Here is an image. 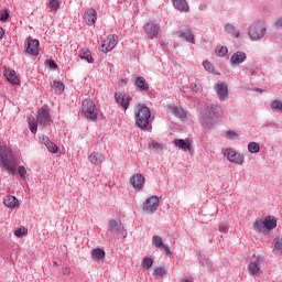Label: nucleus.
<instances>
[{
	"label": "nucleus",
	"mask_w": 282,
	"mask_h": 282,
	"mask_svg": "<svg viewBox=\"0 0 282 282\" xmlns=\"http://www.w3.org/2000/svg\"><path fill=\"white\" fill-rule=\"evenodd\" d=\"M29 129L31 133H36L40 127H47V124L52 123V116H50V111L45 108H41L37 111V117L34 118L33 116L28 117Z\"/></svg>",
	"instance_id": "obj_1"
},
{
	"label": "nucleus",
	"mask_w": 282,
	"mask_h": 282,
	"mask_svg": "<svg viewBox=\"0 0 282 282\" xmlns=\"http://www.w3.org/2000/svg\"><path fill=\"white\" fill-rule=\"evenodd\" d=\"M0 166L9 173L17 171L14 154H12V150L8 149V147H0Z\"/></svg>",
	"instance_id": "obj_2"
},
{
	"label": "nucleus",
	"mask_w": 282,
	"mask_h": 282,
	"mask_svg": "<svg viewBox=\"0 0 282 282\" xmlns=\"http://www.w3.org/2000/svg\"><path fill=\"white\" fill-rule=\"evenodd\" d=\"M134 112L137 127H139V129H147L149 127V120H151V110L149 107L138 104Z\"/></svg>",
	"instance_id": "obj_3"
},
{
	"label": "nucleus",
	"mask_w": 282,
	"mask_h": 282,
	"mask_svg": "<svg viewBox=\"0 0 282 282\" xmlns=\"http://www.w3.org/2000/svg\"><path fill=\"white\" fill-rule=\"evenodd\" d=\"M219 116H224V110L218 105H212V107L203 113V124L212 127L217 122Z\"/></svg>",
	"instance_id": "obj_4"
},
{
	"label": "nucleus",
	"mask_w": 282,
	"mask_h": 282,
	"mask_svg": "<svg viewBox=\"0 0 282 282\" xmlns=\"http://www.w3.org/2000/svg\"><path fill=\"white\" fill-rule=\"evenodd\" d=\"M268 32V29L265 28V24L263 22H254L249 26V36L251 41H259L260 39H263L265 36V33Z\"/></svg>",
	"instance_id": "obj_5"
},
{
	"label": "nucleus",
	"mask_w": 282,
	"mask_h": 282,
	"mask_svg": "<svg viewBox=\"0 0 282 282\" xmlns=\"http://www.w3.org/2000/svg\"><path fill=\"white\" fill-rule=\"evenodd\" d=\"M82 111L85 118L89 120H98V108H96V104L91 99H85L82 104Z\"/></svg>",
	"instance_id": "obj_6"
},
{
	"label": "nucleus",
	"mask_w": 282,
	"mask_h": 282,
	"mask_svg": "<svg viewBox=\"0 0 282 282\" xmlns=\"http://www.w3.org/2000/svg\"><path fill=\"white\" fill-rule=\"evenodd\" d=\"M160 207V198L158 196H151L145 199L143 203V210L144 213H149L150 215H153L155 210Z\"/></svg>",
	"instance_id": "obj_7"
},
{
	"label": "nucleus",
	"mask_w": 282,
	"mask_h": 282,
	"mask_svg": "<svg viewBox=\"0 0 282 282\" xmlns=\"http://www.w3.org/2000/svg\"><path fill=\"white\" fill-rule=\"evenodd\" d=\"M116 45H118V35H108L107 39H105L101 43L100 50L101 52L107 54V52H111L116 47Z\"/></svg>",
	"instance_id": "obj_8"
},
{
	"label": "nucleus",
	"mask_w": 282,
	"mask_h": 282,
	"mask_svg": "<svg viewBox=\"0 0 282 282\" xmlns=\"http://www.w3.org/2000/svg\"><path fill=\"white\" fill-rule=\"evenodd\" d=\"M225 158H227L228 161L232 162L234 164H243L245 158L243 154L232 150V149H227L225 151Z\"/></svg>",
	"instance_id": "obj_9"
},
{
	"label": "nucleus",
	"mask_w": 282,
	"mask_h": 282,
	"mask_svg": "<svg viewBox=\"0 0 282 282\" xmlns=\"http://www.w3.org/2000/svg\"><path fill=\"white\" fill-rule=\"evenodd\" d=\"M144 32L149 36V39H158L160 35V24H156L154 22H148L144 25Z\"/></svg>",
	"instance_id": "obj_10"
},
{
	"label": "nucleus",
	"mask_w": 282,
	"mask_h": 282,
	"mask_svg": "<svg viewBox=\"0 0 282 282\" xmlns=\"http://www.w3.org/2000/svg\"><path fill=\"white\" fill-rule=\"evenodd\" d=\"M115 98H116V102L119 104L120 107L124 109V111L129 109V102H131V97H129V95L122 91H119L115 94Z\"/></svg>",
	"instance_id": "obj_11"
},
{
	"label": "nucleus",
	"mask_w": 282,
	"mask_h": 282,
	"mask_svg": "<svg viewBox=\"0 0 282 282\" xmlns=\"http://www.w3.org/2000/svg\"><path fill=\"white\" fill-rule=\"evenodd\" d=\"M152 245L154 248H160L162 252H165L166 257H171V248L169 246L164 245V241L162 240V237L160 236H153L152 237Z\"/></svg>",
	"instance_id": "obj_12"
},
{
	"label": "nucleus",
	"mask_w": 282,
	"mask_h": 282,
	"mask_svg": "<svg viewBox=\"0 0 282 282\" xmlns=\"http://www.w3.org/2000/svg\"><path fill=\"white\" fill-rule=\"evenodd\" d=\"M263 261L262 257H258L249 263L248 270L252 276H254V274H259L261 271V263H263Z\"/></svg>",
	"instance_id": "obj_13"
},
{
	"label": "nucleus",
	"mask_w": 282,
	"mask_h": 282,
	"mask_svg": "<svg viewBox=\"0 0 282 282\" xmlns=\"http://www.w3.org/2000/svg\"><path fill=\"white\" fill-rule=\"evenodd\" d=\"M26 43V53L31 56H39V40L28 39Z\"/></svg>",
	"instance_id": "obj_14"
},
{
	"label": "nucleus",
	"mask_w": 282,
	"mask_h": 282,
	"mask_svg": "<svg viewBox=\"0 0 282 282\" xmlns=\"http://www.w3.org/2000/svg\"><path fill=\"white\" fill-rule=\"evenodd\" d=\"M97 12L94 8L88 9L85 13H84V21L86 23V25H94V23H96V21H98V17H97Z\"/></svg>",
	"instance_id": "obj_15"
},
{
	"label": "nucleus",
	"mask_w": 282,
	"mask_h": 282,
	"mask_svg": "<svg viewBox=\"0 0 282 282\" xmlns=\"http://www.w3.org/2000/svg\"><path fill=\"white\" fill-rule=\"evenodd\" d=\"M174 144L175 147H177V149H181L182 151H191V149H193V143L191 142V139H175Z\"/></svg>",
	"instance_id": "obj_16"
},
{
	"label": "nucleus",
	"mask_w": 282,
	"mask_h": 282,
	"mask_svg": "<svg viewBox=\"0 0 282 282\" xmlns=\"http://www.w3.org/2000/svg\"><path fill=\"white\" fill-rule=\"evenodd\" d=\"M180 39L186 41L187 43L195 44V35H193V31L191 28H185L184 30L180 31Z\"/></svg>",
	"instance_id": "obj_17"
},
{
	"label": "nucleus",
	"mask_w": 282,
	"mask_h": 282,
	"mask_svg": "<svg viewBox=\"0 0 282 282\" xmlns=\"http://www.w3.org/2000/svg\"><path fill=\"white\" fill-rule=\"evenodd\" d=\"M4 76H6L7 80H9L11 83V85H20L21 84V78L17 75L15 70L6 69Z\"/></svg>",
	"instance_id": "obj_18"
},
{
	"label": "nucleus",
	"mask_w": 282,
	"mask_h": 282,
	"mask_svg": "<svg viewBox=\"0 0 282 282\" xmlns=\"http://www.w3.org/2000/svg\"><path fill=\"white\" fill-rule=\"evenodd\" d=\"M246 54L241 51H238L236 53H234L230 57V64L231 65H241V63L246 62Z\"/></svg>",
	"instance_id": "obj_19"
},
{
	"label": "nucleus",
	"mask_w": 282,
	"mask_h": 282,
	"mask_svg": "<svg viewBox=\"0 0 282 282\" xmlns=\"http://www.w3.org/2000/svg\"><path fill=\"white\" fill-rule=\"evenodd\" d=\"M130 182L134 188H138L141 191V188L144 187V176L142 174H134L131 178Z\"/></svg>",
	"instance_id": "obj_20"
},
{
	"label": "nucleus",
	"mask_w": 282,
	"mask_h": 282,
	"mask_svg": "<svg viewBox=\"0 0 282 282\" xmlns=\"http://www.w3.org/2000/svg\"><path fill=\"white\" fill-rule=\"evenodd\" d=\"M216 94L219 97V100H226L228 97V85L221 83L216 85Z\"/></svg>",
	"instance_id": "obj_21"
},
{
	"label": "nucleus",
	"mask_w": 282,
	"mask_h": 282,
	"mask_svg": "<svg viewBox=\"0 0 282 282\" xmlns=\"http://www.w3.org/2000/svg\"><path fill=\"white\" fill-rule=\"evenodd\" d=\"M88 160L91 164L99 166V164H102V162H105V155L100 152H94L88 156Z\"/></svg>",
	"instance_id": "obj_22"
},
{
	"label": "nucleus",
	"mask_w": 282,
	"mask_h": 282,
	"mask_svg": "<svg viewBox=\"0 0 282 282\" xmlns=\"http://www.w3.org/2000/svg\"><path fill=\"white\" fill-rule=\"evenodd\" d=\"M172 2L174 8L180 12H188V10H191L186 0H172Z\"/></svg>",
	"instance_id": "obj_23"
},
{
	"label": "nucleus",
	"mask_w": 282,
	"mask_h": 282,
	"mask_svg": "<svg viewBox=\"0 0 282 282\" xmlns=\"http://www.w3.org/2000/svg\"><path fill=\"white\" fill-rule=\"evenodd\" d=\"M3 204L7 208H15V206H19V199L12 195H7L3 198Z\"/></svg>",
	"instance_id": "obj_24"
},
{
	"label": "nucleus",
	"mask_w": 282,
	"mask_h": 282,
	"mask_svg": "<svg viewBox=\"0 0 282 282\" xmlns=\"http://www.w3.org/2000/svg\"><path fill=\"white\" fill-rule=\"evenodd\" d=\"M79 58L82 61H86V63H94V57L91 56V51H89L88 48H82L80 53H79Z\"/></svg>",
	"instance_id": "obj_25"
},
{
	"label": "nucleus",
	"mask_w": 282,
	"mask_h": 282,
	"mask_svg": "<svg viewBox=\"0 0 282 282\" xmlns=\"http://www.w3.org/2000/svg\"><path fill=\"white\" fill-rule=\"evenodd\" d=\"M264 228H267V230H274V228H276V218L268 216L264 221Z\"/></svg>",
	"instance_id": "obj_26"
},
{
	"label": "nucleus",
	"mask_w": 282,
	"mask_h": 282,
	"mask_svg": "<svg viewBox=\"0 0 282 282\" xmlns=\"http://www.w3.org/2000/svg\"><path fill=\"white\" fill-rule=\"evenodd\" d=\"M225 32H227V34H230L231 36H235V39H239V31L231 23H227L225 25Z\"/></svg>",
	"instance_id": "obj_27"
},
{
	"label": "nucleus",
	"mask_w": 282,
	"mask_h": 282,
	"mask_svg": "<svg viewBox=\"0 0 282 282\" xmlns=\"http://www.w3.org/2000/svg\"><path fill=\"white\" fill-rule=\"evenodd\" d=\"M172 113L175 116V118H186V110H184L182 107H172Z\"/></svg>",
	"instance_id": "obj_28"
},
{
	"label": "nucleus",
	"mask_w": 282,
	"mask_h": 282,
	"mask_svg": "<svg viewBox=\"0 0 282 282\" xmlns=\"http://www.w3.org/2000/svg\"><path fill=\"white\" fill-rule=\"evenodd\" d=\"M135 85L142 91L149 90V83H147V79H144V77H138L137 80H135Z\"/></svg>",
	"instance_id": "obj_29"
},
{
	"label": "nucleus",
	"mask_w": 282,
	"mask_h": 282,
	"mask_svg": "<svg viewBox=\"0 0 282 282\" xmlns=\"http://www.w3.org/2000/svg\"><path fill=\"white\" fill-rule=\"evenodd\" d=\"M109 228H110L111 232H122V230H123L122 226L118 225V221H116V220L109 221Z\"/></svg>",
	"instance_id": "obj_30"
},
{
	"label": "nucleus",
	"mask_w": 282,
	"mask_h": 282,
	"mask_svg": "<svg viewBox=\"0 0 282 282\" xmlns=\"http://www.w3.org/2000/svg\"><path fill=\"white\" fill-rule=\"evenodd\" d=\"M166 274V269L164 267H158L153 271L154 279H162Z\"/></svg>",
	"instance_id": "obj_31"
},
{
	"label": "nucleus",
	"mask_w": 282,
	"mask_h": 282,
	"mask_svg": "<svg viewBox=\"0 0 282 282\" xmlns=\"http://www.w3.org/2000/svg\"><path fill=\"white\" fill-rule=\"evenodd\" d=\"M91 257L93 259H96V260L105 259V250L100 248L94 249Z\"/></svg>",
	"instance_id": "obj_32"
},
{
	"label": "nucleus",
	"mask_w": 282,
	"mask_h": 282,
	"mask_svg": "<svg viewBox=\"0 0 282 282\" xmlns=\"http://www.w3.org/2000/svg\"><path fill=\"white\" fill-rule=\"evenodd\" d=\"M248 151L249 153H259V151H261V147L257 142H250L248 144Z\"/></svg>",
	"instance_id": "obj_33"
},
{
	"label": "nucleus",
	"mask_w": 282,
	"mask_h": 282,
	"mask_svg": "<svg viewBox=\"0 0 282 282\" xmlns=\"http://www.w3.org/2000/svg\"><path fill=\"white\" fill-rule=\"evenodd\" d=\"M141 265H142L143 270H149L150 268H153V260H152V258L145 257L142 260Z\"/></svg>",
	"instance_id": "obj_34"
},
{
	"label": "nucleus",
	"mask_w": 282,
	"mask_h": 282,
	"mask_svg": "<svg viewBox=\"0 0 282 282\" xmlns=\"http://www.w3.org/2000/svg\"><path fill=\"white\" fill-rule=\"evenodd\" d=\"M253 228L254 230H257V232H263V228H265V225L263 224V220H257L253 224Z\"/></svg>",
	"instance_id": "obj_35"
},
{
	"label": "nucleus",
	"mask_w": 282,
	"mask_h": 282,
	"mask_svg": "<svg viewBox=\"0 0 282 282\" xmlns=\"http://www.w3.org/2000/svg\"><path fill=\"white\" fill-rule=\"evenodd\" d=\"M273 246H274V249L278 250L280 254H282V238H275L273 240Z\"/></svg>",
	"instance_id": "obj_36"
},
{
	"label": "nucleus",
	"mask_w": 282,
	"mask_h": 282,
	"mask_svg": "<svg viewBox=\"0 0 282 282\" xmlns=\"http://www.w3.org/2000/svg\"><path fill=\"white\" fill-rule=\"evenodd\" d=\"M15 237H25L28 235V228L21 227L14 230Z\"/></svg>",
	"instance_id": "obj_37"
},
{
	"label": "nucleus",
	"mask_w": 282,
	"mask_h": 282,
	"mask_svg": "<svg viewBox=\"0 0 282 282\" xmlns=\"http://www.w3.org/2000/svg\"><path fill=\"white\" fill-rule=\"evenodd\" d=\"M53 89H57V91H65V84L63 82H53Z\"/></svg>",
	"instance_id": "obj_38"
},
{
	"label": "nucleus",
	"mask_w": 282,
	"mask_h": 282,
	"mask_svg": "<svg viewBox=\"0 0 282 282\" xmlns=\"http://www.w3.org/2000/svg\"><path fill=\"white\" fill-rule=\"evenodd\" d=\"M271 109L273 111H282V102L279 101V100H274L272 104H271Z\"/></svg>",
	"instance_id": "obj_39"
},
{
	"label": "nucleus",
	"mask_w": 282,
	"mask_h": 282,
	"mask_svg": "<svg viewBox=\"0 0 282 282\" xmlns=\"http://www.w3.org/2000/svg\"><path fill=\"white\" fill-rule=\"evenodd\" d=\"M149 149H152L153 151H162L164 147L162 145V143L153 142L149 144Z\"/></svg>",
	"instance_id": "obj_40"
},
{
	"label": "nucleus",
	"mask_w": 282,
	"mask_h": 282,
	"mask_svg": "<svg viewBox=\"0 0 282 282\" xmlns=\"http://www.w3.org/2000/svg\"><path fill=\"white\" fill-rule=\"evenodd\" d=\"M50 153H58V147L52 141L46 145Z\"/></svg>",
	"instance_id": "obj_41"
},
{
	"label": "nucleus",
	"mask_w": 282,
	"mask_h": 282,
	"mask_svg": "<svg viewBox=\"0 0 282 282\" xmlns=\"http://www.w3.org/2000/svg\"><path fill=\"white\" fill-rule=\"evenodd\" d=\"M217 56H226L228 54V47L221 46L219 50L216 48Z\"/></svg>",
	"instance_id": "obj_42"
},
{
	"label": "nucleus",
	"mask_w": 282,
	"mask_h": 282,
	"mask_svg": "<svg viewBox=\"0 0 282 282\" xmlns=\"http://www.w3.org/2000/svg\"><path fill=\"white\" fill-rule=\"evenodd\" d=\"M50 8H51V10H58L61 8V4L58 3V0H51L50 1Z\"/></svg>",
	"instance_id": "obj_43"
},
{
	"label": "nucleus",
	"mask_w": 282,
	"mask_h": 282,
	"mask_svg": "<svg viewBox=\"0 0 282 282\" xmlns=\"http://www.w3.org/2000/svg\"><path fill=\"white\" fill-rule=\"evenodd\" d=\"M8 19H10V13L8 11H0V21L6 23Z\"/></svg>",
	"instance_id": "obj_44"
},
{
	"label": "nucleus",
	"mask_w": 282,
	"mask_h": 282,
	"mask_svg": "<svg viewBox=\"0 0 282 282\" xmlns=\"http://www.w3.org/2000/svg\"><path fill=\"white\" fill-rule=\"evenodd\" d=\"M18 172H19V175L22 177V180H25V175H28V171L25 170V166H19Z\"/></svg>",
	"instance_id": "obj_45"
},
{
	"label": "nucleus",
	"mask_w": 282,
	"mask_h": 282,
	"mask_svg": "<svg viewBox=\"0 0 282 282\" xmlns=\"http://www.w3.org/2000/svg\"><path fill=\"white\" fill-rule=\"evenodd\" d=\"M219 232H223V235H228V225L221 224L218 228Z\"/></svg>",
	"instance_id": "obj_46"
},
{
	"label": "nucleus",
	"mask_w": 282,
	"mask_h": 282,
	"mask_svg": "<svg viewBox=\"0 0 282 282\" xmlns=\"http://www.w3.org/2000/svg\"><path fill=\"white\" fill-rule=\"evenodd\" d=\"M203 66L206 69V72H213V64L210 62H204Z\"/></svg>",
	"instance_id": "obj_47"
},
{
	"label": "nucleus",
	"mask_w": 282,
	"mask_h": 282,
	"mask_svg": "<svg viewBox=\"0 0 282 282\" xmlns=\"http://www.w3.org/2000/svg\"><path fill=\"white\" fill-rule=\"evenodd\" d=\"M227 138L229 140H235L237 138V132H235V131H227Z\"/></svg>",
	"instance_id": "obj_48"
},
{
	"label": "nucleus",
	"mask_w": 282,
	"mask_h": 282,
	"mask_svg": "<svg viewBox=\"0 0 282 282\" xmlns=\"http://www.w3.org/2000/svg\"><path fill=\"white\" fill-rule=\"evenodd\" d=\"M46 64L51 69H56V67H58V65H56L53 59H48Z\"/></svg>",
	"instance_id": "obj_49"
},
{
	"label": "nucleus",
	"mask_w": 282,
	"mask_h": 282,
	"mask_svg": "<svg viewBox=\"0 0 282 282\" xmlns=\"http://www.w3.org/2000/svg\"><path fill=\"white\" fill-rule=\"evenodd\" d=\"M275 28H280L282 30V18H279L274 22Z\"/></svg>",
	"instance_id": "obj_50"
},
{
	"label": "nucleus",
	"mask_w": 282,
	"mask_h": 282,
	"mask_svg": "<svg viewBox=\"0 0 282 282\" xmlns=\"http://www.w3.org/2000/svg\"><path fill=\"white\" fill-rule=\"evenodd\" d=\"M42 142L45 144V147H47L52 141H50L48 137H43Z\"/></svg>",
	"instance_id": "obj_51"
},
{
	"label": "nucleus",
	"mask_w": 282,
	"mask_h": 282,
	"mask_svg": "<svg viewBox=\"0 0 282 282\" xmlns=\"http://www.w3.org/2000/svg\"><path fill=\"white\" fill-rule=\"evenodd\" d=\"M3 36H6V31L0 26V41L3 39Z\"/></svg>",
	"instance_id": "obj_52"
},
{
	"label": "nucleus",
	"mask_w": 282,
	"mask_h": 282,
	"mask_svg": "<svg viewBox=\"0 0 282 282\" xmlns=\"http://www.w3.org/2000/svg\"><path fill=\"white\" fill-rule=\"evenodd\" d=\"M182 282H193V281H191L188 279H184Z\"/></svg>",
	"instance_id": "obj_53"
}]
</instances>
